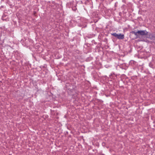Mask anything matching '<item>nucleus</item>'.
Here are the masks:
<instances>
[{
  "label": "nucleus",
  "instance_id": "nucleus-1",
  "mask_svg": "<svg viewBox=\"0 0 155 155\" xmlns=\"http://www.w3.org/2000/svg\"><path fill=\"white\" fill-rule=\"evenodd\" d=\"M138 34L142 36L145 35L146 36V37L150 38L151 40L153 39L155 37V34H149L148 32L146 30H140L138 31Z\"/></svg>",
  "mask_w": 155,
  "mask_h": 155
},
{
  "label": "nucleus",
  "instance_id": "nucleus-2",
  "mask_svg": "<svg viewBox=\"0 0 155 155\" xmlns=\"http://www.w3.org/2000/svg\"><path fill=\"white\" fill-rule=\"evenodd\" d=\"M124 35L123 34H120L118 35L117 38L120 39H122L124 38Z\"/></svg>",
  "mask_w": 155,
  "mask_h": 155
},
{
  "label": "nucleus",
  "instance_id": "nucleus-3",
  "mask_svg": "<svg viewBox=\"0 0 155 155\" xmlns=\"http://www.w3.org/2000/svg\"><path fill=\"white\" fill-rule=\"evenodd\" d=\"M132 33L134 34L136 36H137L138 34V31L137 32H135L134 31H132Z\"/></svg>",
  "mask_w": 155,
  "mask_h": 155
},
{
  "label": "nucleus",
  "instance_id": "nucleus-4",
  "mask_svg": "<svg viewBox=\"0 0 155 155\" xmlns=\"http://www.w3.org/2000/svg\"><path fill=\"white\" fill-rule=\"evenodd\" d=\"M111 35H113V36H114V37H117V38L118 34H117L116 33H113V34H112Z\"/></svg>",
  "mask_w": 155,
  "mask_h": 155
},
{
  "label": "nucleus",
  "instance_id": "nucleus-5",
  "mask_svg": "<svg viewBox=\"0 0 155 155\" xmlns=\"http://www.w3.org/2000/svg\"><path fill=\"white\" fill-rule=\"evenodd\" d=\"M143 41H145V40H144ZM147 41H148L147 40L146 41V42H147Z\"/></svg>",
  "mask_w": 155,
  "mask_h": 155
}]
</instances>
